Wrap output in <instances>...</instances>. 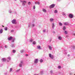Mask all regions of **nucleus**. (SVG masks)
Returning <instances> with one entry per match:
<instances>
[{
    "mask_svg": "<svg viewBox=\"0 0 75 75\" xmlns=\"http://www.w3.org/2000/svg\"><path fill=\"white\" fill-rule=\"evenodd\" d=\"M49 57L51 59H54V56L53 55L51 54H49Z\"/></svg>",
    "mask_w": 75,
    "mask_h": 75,
    "instance_id": "1",
    "label": "nucleus"
},
{
    "mask_svg": "<svg viewBox=\"0 0 75 75\" xmlns=\"http://www.w3.org/2000/svg\"><path fill=\"white\" fill-rule=\"evenodd\" d=\"M27 3V1H23L22 5L23 6H24L25 5V4Z\"/></svg>",
    "mask_w": 75,
    "mask_h": 75,
    "instance_id": "2",
    "label": "nucleus"
},
{
    "mask_svg": "<svg viewBox=\"0 0 75 75\" xmlns=\"http://www.w3.org/2000/svg\"><path fill=\"white\" fill-rule=\"evenodd\" d=\"M12 24H16V19H13L12 21Z\"/></svg>",
    "mask_w": 75,
    "mask_h": 75,
    "instance_id": "3",
    "label": "nucleus"
},
{
    "mask_svg": "<svg viewBox=\"0 0 75 75\" xmlns=\"http://www.w3.org/2000/svg\"><path fill=\"white\" fill-rule=\"evenodd\" d=\"M55 7V4H53L50 5V8H54Z\"/></svg>",
    "mask_w": 75,
    "mask_h": 75,
    "instance_id": "4",
    "label": "nucleus"
},
{
    "mask_svg": "<svg viewBox=\"0 0 75 75\" xmlns=\"http://www.w3.org/2000/svg\"><path fill=\"white\" fill-rule=\"evenodd\" d=\"M48 47L50 50V51L52 50V47L50 45H49Z\"/></svg>",
    "mask_w": 75,
    "mask_h": 75,
    "instance_id": "5",
    "label": "nucleus"
},
{
    "mask_svg": "<svg viewBox=\"0 0 75 75\" xmlns=\"http://www.w3.org/2000/svg\"><path fill=\"white\" fill-rule=\"evenodd\" d=\"M69 17H70V18H72L74 17L73 15L71 14H70L69 15Z\"/></svg>",
    "mask_w": 75,
    "mask_h": 75,
    "instance_id": "6",
    "label": "nucleus"
},
{
    "mask_svg": "<svg viewBox=\"0 0 75 75\" xmlns=\"http://www.w3.org/2000/svg\"><path fill=\"white\" fill-rule=\"evenodd\" d=\"M38 62V59H35L34 60V63L35 64H37Z\"/></svg>",
    "mask_w": 75,
    "mask_h": 75,
    "instance_id": "7",
    "label": "nucleus"
},
{
    "mask_svg": "<svg viewBox=\"0 0 75 75\" xmlns=\"http://www.w3.org/2000/svg\"><path fill=\"white\" fill-rule=\"evenodd\" d=\"M8 40L10 41L12 39H13V37L12 36H11L10 37H9L8 38Z\"/></svg>",
    "mask_w": 75,
    "mask_h": 75,
    "instance_id": "8",
    "label": "nucleus"
},
{
    "mask_svg": "<svg viewBox=\"0 0 75 75\" xmlns=\"http://www.w3.org/2000/svg\"><path fill=\"white\" fill-rule=\"evenodd\" d=\"M58 40H62V37H61V36H59V37H58Z\"/></svg>",
    "mask_w": 75,
    "mask_h": 75,
    "instance_id": "9",
    "label": "nucleus"
},
{
    "mask_svg": "<svg viewBox=\"0 0 75 75\" xmlns=\"http://www.w3.org/2000/svg\"><path fill=\"white\" fill-rule=\"evenodd\" d=\"M54 19L53 18H51L50 19V22H52L54 21Z\"/></svg>",
    "mask_w": 75,
    "mask_h": 75,
    "instance_id": "10",
    "label": "nucleus"
},
{
    "mask_svg": "<svg viewBox=\"0 0 75 75\" xmlns=\"http://www.w3.org/2000/svg\"><path fill=\"white\" fill-rule=\"evenodd\" d=\"M38 50H42V48L41 47V46H38Z\"/></svg>",
    "mask_w": 75,
    "mask_h": 75,
    "instance_id": "11",
    "label": "nucleus"
},
{
    "mask_svg": "<svg viewBox=\"0 0 75 75\" xmlns=\"http://www.w3.org/2000/svg\"><path fill=\"white\" fill-rule=\"evenodd\" d=\"M42 10L44 13H46L47 12V10L44 8H43Z\"/></svg>",
    "mask_w": 75,
    "mask_h": 75,
    "instance_id": "12",
    "label": "nucleus"
},
{
    "mask_svg": "<svg viewBox=\"0 0 75 75\" xmlns=\"http://www.w3.org/2000/svg\"><path fill=\"white\" fill-rule=\"evenodd\" d=\"M8 59V62L9 61H10L11 60V57H8L7 58Z\"/></svg>",
    "mask_w": 75,
    "mask_h": 75,
    "instance_id": "13",
    "label": "nucleus"
},
{
    "mask_svg": "<svg viewBox=\"0 0 75 75\" xmlns=\"http://www.w3.org/2000/svg\"><path fill=\"white\" fill-rule=\"evenodd\" d=\"M3 29L0 30V34H2L3 33Z\"/></svg>",
    "mask_w": 75,
    "mask_h": 75,
    "instance_id": "14",
    "label": "nucleus"
},
{
    "mask_svg": "<svg viewBox=\"0 0 75 75\" xmlns=\"http://www.w3.org/2000/svg\"><path fill=\"white\" fill-rule=\"evenodd\" d=\"M64 24L65 25H68V22H65L64 23Z\"/></svg>",
    "mask_w": 75,
    "mask_h": 75,
    "instance_id": "15",
    "label": "nucleus"
},
{
    "mask_svg": "<svg viewBox=\"0 0 75 75\" xmlns=\"http://www.w3.org/2000/svg\"><path fill=\"white\" fill-rule=\"evenodd\" d=\"M55 27V24L54 23H53L52 24V28H54V27Z\"/></svg>",
    "mask_w": 75,
    "mask_h": 75,
    "instance_id": "16",
    "label": "nucleus"
},
{
    "mask_svg": "<svg viewBox=\"0 0 75 75\" xmlns=\"http://www.w3.org/2000/svg\"><path fill=\"white\" fill-rule=\"evenodd\" d=\"M2 60L3 61V62L4 61H6V59L5 58H3L2 59Z\"/></svg>",
    "mask_w": 75,
    "mask_h": 75,
    "instance_id": "17",
    "label": "nucleus"
},
{
    "mask_svg": "<svg viewBox=\"0 0 75 75\" xmlns=\"http://www.w3.org/2000/svg\"><path fill=\"white\" fill-rule=\"evenodd\" d=\"M33 45H35V44H36V42H35V41H33Z\"/></svg>",
    "mask_w": 75,
    "mask_h": 75,
    "instance_id": "18",
    "label": "nucleus"
},
{
    "mask_svg": "<svg viewBox=\"0 0 75 75\" xmlns=\"http://www.w3.org/2000/svg\"><path fill=\"white\" fill-rule=\"evenodd\" d=\"M43 61H43V60H42V59H41L40 60V63H42V62H43Z\"/></svg>",
    "mask_w": 75,
    "mask_h": 75,
    "instance_id": "19",
    "label": "nucleus"
},
{
    "mask_svg": "<svg viewBox=\"0 0 75 75\" xmlns=\"http://www.w3.org/2000/svg\"><path fill=\"white\" fill-rule=\"evenodd\" d=\"M33 41H34V40H33V39H30V42H33Z\"/></svg>",
    "mask_w": 75,
    "mask_h": 75,
    "instance_id": "20",
    "label": "nucleus"
},
{
    "mask_svg": "<svg viewBox=\"0 0 75 75\" xmlns=\"http://www.w3.org/2000/svg\"><path fill=\"white\" fill-rule=\"evenodd\" d=\"M24 50H21L20 51V52H21V53H23V52H24Z\"/></svg>",
    "mask_w": 75,
    "mask_h": 75,
    "instance_id": "21",
    "label": "nucleus"
},
{
    "mask_svg": "<svg viewBox=\"0 0 75 75\" xmlns=\"http://www.w3.org/2000/svg\"><path fill=\"white\" fill-rule=\"evenodd\" d=\"M63 30H66V27L64 26L63 27Z\"/></svg>",
    "mask_w": 75,
    "mask_h": 75,
    "instance_id": "22",
    "label": "nucleus"
},
{
    "mask_svg": "<svg viewBox=\"0 0 75 75\" xmlns=\"http://www.w3.org/2000/svg\"><path fill=\"white\" fill-rule=\"evenodd\" d=\"M11 46L12 47H14V44H12L11 45Z\"/></svg>",
    "mask_w": 75,
    "mask_h": 75,
    "instance_id": "23",
    "label": "nucleus"
},
{
    "mask_svg": "<svg viewBox=\"0 0 75 75\" xmlns=\"http://www.w3.org/2000/svg\"><path fill=\"white\" fill-rule=\"evenodd\" d=\"M59 25H60V26H61L62 25V24L61 22H59Z\"/></svg>",
    "mask_w": 75,
    "mask_h": 75,
    "instance_id": "24",
    "label": "nucleus"
},
{
    "mask_svg": "<svg viewBox=\"0 0 75 75\" xmlns=\"http://www.w3.org/2000/svg\"><path fill=\"white\" fill-rule=\"evenodd\" d=\"M22 65H23L22 64L20 63V64H19V66L20 67H21L22 66Z\"/></svg>",
    "mask_w": 75,
    "mask_h": 75,
    "instance_id": "25",
    "label": "nucleus"
},
{
    "mask_svg": "<svg viewBox=\"0 0 75 75\" xmlns=\"http://www.w3.org/2000/svg\"><path fill=\"white\" fill-rule=\"evenodd\" d=\"M31 4V2H28V5H30Z\"/></svg>",
    "mask_w": 75,
    "mask_h": 75,
    "instance_id": "26",
    "label": "nucleus"
},
{
    "mask_svg": "<svg viewBox=\"0 0 75 75\" xmlns=\"http://www.w3.org/2000/svg\"><path fill=\"white\" fill-rule=\"evenodd\" d=\"M57 12H58V11H57V10H55L54 11V13H57Z\"/></svg>",
    "mask_w": 75,
    "mask_h": 75,
    "instance_id": "27",
    "label": "nucleus"
},
{
    "mask_svg": "<svg viewBox=\"0 0 75 75\" xmlns=\"http://www.w3.org/2000/svg\"><path fill=\"white\" fill-rule=\"evenodd\" d=\"M44 74V72L43 71H40V74H41V75H42V74Z\"/></svg>",
    "mask_w": 75,
    "mask_h": 75,
    "instance_id": "28",
    "label": "nucleus"
},
{
    "mask_svg": "<svg viewBox=\"0 0 75 75\" xmlns=\"http://www.w3.org/2000/svg\"><path fill=\"white\" fill-rule=\"evenodd\" d=\"M15 40H16L15 38H13L12 42H14V41H15Z\"/></svg>",
    "mask_w": 75,
    "mask_h": 75,
    "instance_id": "29",
    "label": "nucleus"
},
{
    "mask_svg": "<svg viewBox=\"0 0 75 75\" xmlns=\"http://www.w3.org/2000/svg\"><path fill=\"white\" fill-rule=\"evenodd\" d=\"M13 69L12 68H11L10 69L9 72H11L12 71Z\"/></svg>",
    "mask_w": 75,
    "mask_h": 75,
    "instance_id": "30",
    "label": "nucleus"
},
{
    "mask_svg": "<svg viewBox=\"0 0 75 75\" xmlns=\"http://www.w3.org/2000/svg\"><path fill=\"white\" fill-rule=\"evenodd\" d=\"M20 69L16 70V72H18L20 71Z\"/></svg>",
    "mask_w": 75,
    "mask_h": 75,
    "instance_id": "31",
    "label": "nucleus"
},
{
    "mask_svg": "<svg viewBox=\"0 0 75 75\" xmlns=\"http://www.w3.org/2000/svg\"><path fill=\"white\" fill-rule=\"evenodd\" d=\"M35 25L34 24H32L31 25V27H34Z\"/></svg>",
    "mask_w": 75,
    "mask_h": 75,
    "instance_id": "32",
    "label": "nucleus"
},
{
    "mask_svg": "<svg viewBox=\"0 0 75 75\" xmlns=\"http://www.w3.org/2000/svg\"><path fill=\"white\" fill-rule=\"evenodd\" d=\"M12 52L13 53H15V52H16V50H13Z\"/></svg>",
    "mask_w": 75,
    "mask_h": 75,
    "instance_id": "33",
    "label": "nucleus"
},
{
    "mask_svg": "<svg viewBox=\"0 0 75 75\" xmlns=\"http://www.w3.org/2000/svg\"><path fill=\"white\" fill-rule=\"evenodd\" d=\"M58 68L59 69H60V68H61V67L60 66H59Z\"/></svg>",
    "mask_w": 75,
    "mask_h": 75,
    "instance_id": "34",
    "label": "nucleus"
},
{
    "mask_svg": "<svg viewBox=\"0 0 75 75\" xmlns=\"http://www.w3.org/2000/svg\"><path fill=\"white\" fill-rule=\"evenodd\" d=\"M4 30H5V31H7V28L6 27L4 28Z\"/></svg>",
    "mask_w": 75,
    "mask_h": 75,
    "instance_id": "35",
    "label": "nucleus"
},
{
    "mask_svg": "<svg viewBox=\"0 0 75 75\" xmlns=\"http://www.w3.org/2000/svg\"><path fill=\"white\" fill-rule=\"evenodd\" d=\"M62 14L64 16H66V15H65V13L64 12L62 13Z\"/></svg>",
    "mask_w": 75,
    "mask_h": 75,
    "instance_id": "36",
    "label": "nucleus"
},
{
    "mask_svg": "<svg viewBox=\"0 0 75 75\" xmlns=\"http://www.w3.org/2000/svg\"><path fill=\"white\" fill-rule=\"evenodd\" d=\"M12 12V11H11V10H9V13H11Z\"/></svg>",
    "mask_w": 75,
    "mask_h": 75,
    "instance_id": "37",
    "label": "nucleus"
},
{
    "mask_svg": "<svg viewBox=\"0 0 75 75\" xmlns=\"http://www.w3.org/2000/svg\"><path fill=\"white\" fill-rule=\"evenodd\" d=\"M20 64H23V61H21V63Z\"/></svg>",
    "mask_w": 75,
    "mask_h": 75,
    "instance_id": "38",
    "label": "nucleus"
},
{
    "mask_svg": "<svg viewBox=\"0 0 75 75\" xmlns=\"http://www.w3.org/2000/svg\"><path fill=\"white\" fill-rule=\"evenodd\" d=\"M43 33H45L46 31V29L43 30Z\"/></svg>",
    "mask_w": 75,
    "mask_h": 75,
    "instance_id": "39",
    "label": "nucleus"
},
{
    "mask_svg": "<svg viewBox=\"0 0 75 75\" xmlns=\"http://www.w3.org/2000/svg\"><path fill=\"white\" fill-rule=\"evenodd\" d=\"M67 33H67V31H65V34H67Z\"/></svg>",
    "mask_w": 75,
    "mask_h": 75,
    "instance_id": "40",
    "label": "nucleus"
},
{
    "mask_svg": "<svg viewBox=\"0 0 75 75\" xmlns=\"http://www.w3.org/2000/svg\"><path fill=\"white\" fill-rule=\"evenodd\" d=\"M35 6H33V9H35Z\"/></svg>",
    "mask_w": 75,
    "mask_h": 75,
    "instance_id": "41",
    "label": "nucleus"
},
{
    "mask_svg": "<svg viewBox=\"0 0 75 75\" xmlns=\"http://www.w3.org/2000/svg\"><path fill=\"white\" fill-rule=\"evenodd\" d=\"M72 48H73V49H74H74H75V47L74 46H73L72 47Z\"/></svg>",
    "mask_w": 75,
    "mask_h": 75,
    "instance_id": "42",
    "label": "nucleus"
},
{
    "mask_svg": "<svg viewBox=\"0 0 75 75\" xmlns=\"http://www.w3.org/2000/svg\"><path fill=\"white\" fill-rule=\"evenodd\" d=\"M5 48H7V45H5Z\"/></svg>",
    "mask_w": 75,
    "mask_h": 75,
    "instance_id": "43",
    "label": "nucleus"
},
{
    "mask_svg": "<svg viewBox=\"0 0 75 75\" xmlns=\"http://www.w3.org/2000/svg\"><path fill=\"white\" fill-rule=\"evenodd\" d=\"M11 32L12 33H13V32H14V30H11Z\"/></svg>",
    "mask_w": 75,
    "mask_h": 75,
    "instance_id": "44",
    "label": "nucleus"
},
{
    "mask_svg": "<svg viewBox=\"0 0 75 75\" xmlns=\"http://www.w3.org/2000/svg\"><path fill=\"white\" fill-rule=\"evenodd\" d=\"M53 34H55V31H53Z\"/></svg>",
    "mask_w": 75,
    "mask_h": 75,
    "instance_id": "45",
    "label": "nucleus"
},
{
    "mask_svg": "<svg viewBox=\"0 0 75 75\" xmlns=\"http://www.w3.org/2000/svg\"><path fill=\"white\" fill-rule=\"evenodd\" d=\"M35 4H38V2H35Z\"/></svg>",
    "mask_w": 75,
    "mask_h": 75,
    "instance_id": "46",
    "label": "nucleus"
},
{
    "mask_svg": "<svg viewBox=\"0 0 75 75\" xmlns=\"http://www.w3.org/2000/svg\"><path fill=\"white\" fill-rule=\"evenodd\" d=\"M50 72H51V73H52L53 72V71H52L51 70L50 71Z\"/></svg>",
    "mask_w": 75,
    "mask_h": 75,
    "instance_id": "47",
    "label": "nucleus"
},
{
    "mask_svg": "<svg viewBox=\"0 0 75 75\" xmlns=\"http://www.w3.org/2000/svg\"><path fill=\"white\" fill-rule=\"evenodd\" d=\"M64 54H65L66 55H67V52H65L64 53Z\"/></svg>",
    "mask_w": 75,
    "mask_h": 75,
    "instance_id": "48",
    "label": "nucleus"
},
{
    "mask_svg": "<svg viewBox=\"0 0 75 75\" xmlns=\"http://www.w3.org/2000/svg\"><path fill=\"white\" fill-rule=\"evenodd\" d=\"M61 0H57V1H61Z\"/></svg>",
    "mask_w": 75,
    "mask_h": 75,
    "instance_id": "49",
    "label": "nucleus"
},
{
    "mask_svg": "<svg viewBox=\"0 0 75 75\" xmlns=\"http://www.w3.org/2000/svg\"><path fill=\"white\" fill-rule=\"evenodd\" d=\"M28 27H30V25H28Z\"/></svg>",
    "mask_w": 75,
    "mask_h": 75,
    "instance_id": "50",
    "label": "nucleus"
},
{
    "mask_svg": "<svg viewBox=\"0 0 75 75\" xmlns=\"http://www.w3.org/2000/svg\"><path fill=\"white\" fill-rule=\"evenodd\" d=\"M38 4H40V2H38Z\"/></svg>",
    "mask_w": 75,
    "mask_h": 75,
    "instance_id": "51",
    "label": "nucleus"
},
{
    "mask_svg": "<svg viewBox=\"0 0 75 75\" xmlns=\"http://www.w3.org/2000/svg\"><path fill=\"white\" fill-rule=\"evenodd\" d=\"M28 54H26V56H28Z\"/></svg>",
    "mask_w": 75,
    "mask_h": 75,
    "instance_id": "52",
    "label": "nucleus"
},
{
    "mask_svg": "<svg viewBox=\"0 0 75 75\" xmlns=\"http://www.w3.org/2000/svg\"><path fill=\"white\" fill-rule=\"evenodd\" d=\"M68 57H69V56H70L69 54H68Z\"/></svg>",
    "mask_w": 75,
    "mask_h": 75,
    "instance_id": "53",
    "label": "nucleus"
},
{
    "mask_svg": "<svg viewBox=\"0 0 75 75\" xmlns=\"http://www.w3.org/2000/svg\"><path fill=\"white\" fill-rule=\"evenodd\" d=\"M21 3H23V1H21Z\"/></svg>",
    "mask_w": 75,
    "mask_h": 75,
    "instance_id": "54",
    "label": "nucleus"
},
{
    "mask_svg": "<svg viewBox=\"0 0 75 75\" xmlns=\"http://www.w3.org/2000/svg\"><path fill=\"white\" fill-rule=\"evenodd\" d=\"M34 75H38L37 74H34Z\"/></svg>",
    "mask_w": 75,
    "mask_h": 75,
    "instance_id": "55",
    "label": "nucleus"
},
{
    "mask_svg": "<svg viewBox=\"0 0 75 75\" xmlns=\"http://www.w3.org/2000/svg\"><path fill=\"white\" fill-rule=\"evenodd\" d=\"M51 40H50V42H51Z\"/></svg>",
    "mask_w": 75,
    "mask_h": 75,
    "instance_id": "56",
    "label": "nucleus"
},
{
    "mask_svg": "<svg viewBox=\"0 0 75 75\" xmlns=\"http://www.w3.org/2000/svg\"><path fill=\"white\" fill-rule=\"evenodd\" d=\"M2 27H4V26H2Z\"/></svg>",
    "mask_w": 75,
    "mask_h": 75,
    "instance_id": "57",
    "label": "nucleus"
},
{
    "mask_svg": "<svg viewBox=\"0 0 75 75\" xmlns=\"http://www.w3.org/2000/svg\"><path fill=\"white\" fill-rule=\"evenodd\" d=\"M37 48H38V46L37 47Z\"/></svg>",
    "mask_w": 75,
    "mask_h": 75,
    "instance_id": "58",
    "label": "nucleus"
},
{
    "mask_svg": "<svg viewBox=\"0 0 75 75\" xmlns=\"http://www.w3.org/2000/svg\"><path fill=\"white\" fill-rule=\"evenodd\" d=\"M15 1H16V0H15Z\"/></svg>",
    "mask_w": 75,
    "mask_h": 75,
    "instance_id": "59",
    "label": "nucleus"
}]
</instances>
